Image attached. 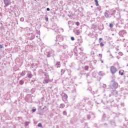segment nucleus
<instances>
[{
	"label": "nucleus",
	"instance_id": "nucleus-6",
	"mask_svg": "<svg viewBox=\"0 0 128 128\" xmlns=\"http://www.w3.org/2000/svg\"><path fill=\"white\" fill-rule=\"evenodd\" d=\"M94 2H96V6H98V0H94Z\"/></svg>",
	"mask_w": 128,
	"mask_h": 128
},
{
	"label": "nucleus",
	"instance_id": "nucleus-20",
	"mask_svg": "<svg viewBox=\"0 0 128 128\" xmlns=\"http://www.w3.org/2000/svg\"><path fill=\"white\" fill-rule=\"evenodd\" d=\"M46 20L48 22V17H46Z\"/></svg>",
	"mask_w": 128,
	"mask_h": 128
},
{
	"label": "nucleus",
	"instance_id": "nucleus-2",
	"mask_svg": "<svg viewBox=\"0 0 128 128\" xmlns=\"http://www.w3.org/2000/svg\"><path fill=\"white\" fill-rule=\"evenodd\" d=\"M4 2L6 6H8L10 4V0H4Z\"/></svg>",
	"mask_w": 128,
	"mask_h": 128
},
{
	"label": "nucleus",
	"instance_id": "nucleus-11",
	"mask_svg": "<svg viewBox=\"0 0 128 128\" xmlns=\"http://www.w3.org/2000/svg\"><path fill=\"white\" fill-rule=\"evenodd\" d=\"M100 46H104V43H102V42H100Z\"/></svg>",
	"mask_w": 128,
	"mask_h": 128
},
{
	"label": "nucleus",
	"instance_id": "nucleus-16",
	"mask_svg": "<svg viewBox=\"0 0 128 128\" xmlns=\"http://www.w3.org/2000/svg\"><path fill=\"white\" fill-rule=\"evenodd\" d=\"M76 24L78 26H80V22H76Z\"/></svg>",
	"mask_w": 128,
	"mask_h": 128
},
{
	"label": "nucleus",
	"instance_id": "nucleus-18",
	"mask_svg": "<svg viewBox=\"0 0 128 128\" xmlns=\"http://www.w3.org/2000/svg\"><path fill=\"white\" fill-rule=\"evenodd\" d=\"M105 16L106 18H108V14H105Z\"/></svg>",
	"mask_w": 128,
	"mask_h": 128
},
{
	"label": "nucleus",
	"instance_id": "nucleus-15",
	"mask_svg": "<svg viewBox=\"0 0 128 128\" xmlns=\"http://www.w3.org/2000/svg\"><path fill=\"white\" fill-rule=\"evenodd\" d=\"M38 126H39V127H42V125L41 123H39L38 124Z\"/></svg>",
	"mask_w": 128,
	"mask_h": 128
},
{
	"label": "nucleus",
	"instance_id": "nucleus-12",
	"mask_svg": "<svg viewBox=\"0 0 128 128\" xmlns=\"http://www.w3.org/2000/svg\"><path fill=\"white\" fill-rule=\"evenodd\" d=\"M84 68H85L86 70H88V66H86Z\"/></svg>",
	"mask_w": 128,
	"mask_h": 128
},
{
	"label": "nucleus",
	"instance_id": "nucleus-9",
	"mask_svg": "<svg viewBox=\"0 0 128 128\" xmlns=\"http://www.w3.org/2000/svg\"><path fill=\"white\" fill-rule=\"evenodd\" d=\"M114 26V24L112 23L110 24V28H113Z\"/></svg>",
	"mask_w": 128,
	"mask_h": 128
},
{
	"label": "nucleus",
	"instance_id": "nucleus-3",
	"mask_svg": "<svg viewBox=\"0 0 128 128\" xmlns=\"http://www.w3.org/2000/svg\"><path fill=\"white\" fill-rule=\"evenodd\" d=\"M124 70H120L119 71V74H120V76H124Z\"/></svg>",
	"mask_w": 128,
	"mask_h": 128
},
{
	"label": "nucleus",
	"instance_id": "nucleus-25",
	"mask_svg": "<svg viewBox=\"0 0 128 128\" xmlns=\"http://www.w3.org/2000/svg\"><path fill=\"white\" fill-rule=\"evenodd\" d=\"M34 0L36 1V0Z\"/></svg>",
	"mask_w": 128,
	"mask_h": 128
},
{
	"label": "nucleus",
	"instance_id": "nucleus-4",
	"mask_svg": "<svg viewBox=\"0 0 128 128\" xmlns=\"http://www.w3.org/2000/svg\"><path fill=\"white\" fill-rule=\"evenodd\" d=\"M27 76L29 78H32V74H27Z\"/></svg>",
	"mask_w": 128,
	"mask_h": 128
},
{
	"label": "nucleus",
	"instance_id": "nucleus-24",
	"mask_svg": "<svg viewBox=\"0 0 128 128\" xmlns=\"http://www.w3.org/2000/svg\"><path fill=\"white\" fill-rule=\"evenodd\" d=\"M99 56H100V54Z\"/></svg>",
	"mask_w": 128,
	"mask_h": 128
},
{
	"label": "nucleus",
	"instance_id": "nucleus-7",
	"mask_svg": "<svg viewBox=\"0 0 128 128\" xmlns=\"http://www.w3.org/2000/svg\"><path fill=\"white\" fill-rule=\"evenodd\" d=\"M80 34V32L79 30H76V34H77V36H78V34Z\"/></svg>",
	"mask_w": 128,
	"mask_h": 128
},
{
	"label": "nucleus",
	"instance_id": "nucleus-10",
	"mask_svg": "<svg viewBox=\"0 0 128 128\" xmlns=\"http://www.w3.org/2000/svg\"><path fill=\"white\" fill-rule=\"evenodd\" d=\"M24 82L23 80H20V84H24Z\"/></svg>",
	"mask_w": 128,
	"mask_h": 128
},
{
	"label": "nucleus",
	"instance_id": "nucleus-8",
	"mask_svg": "<svg viewBox=\"0 0 128 128\" xmlns=\"http://www.w3.org/2000/svg\"><path fill=\"white\" fill-rule=\"evenodd\" d=\"M48 82H50V80H48V79L44 80V82H46V84H48Z\"/></svg>",
	"mask_w": 128,
	"mask_h": 128
},
{
	"label": "nucleus",
	"instance_id": "nucleus-1",
	"mask_svg": "<svg viewBox=\"0 0 128 128\" xmlns=\"http://www.w3.org/2000/svg\"><path fill=\"white\" fill-rule=\"evenodd\" d=\"M118 72V68L114 66H111L110 67V72L112 74H114Z\"/></svg>",
	"mask_w": 128,
	"mask_h": 128
},
{
	"label": "nucleus",
	"instance_id": "nucleus-22",
	"mask_svg": "<svg viewBox=\"0 0 128 128\" xmlns=\"http://www.w3.org/2000/svg\"><path fill=\"white\" fill-rule=\"evenodd\" d=\"M99 40H102V38H99Z\"/></svg>",
	"mask_w": 128,
	"mask_h": 128
},
{
	"label": "nucleus",
	"instance_id": "nucleus-19",
	"mask_svg": "<svg viewBox=\"0 0 128 128\" xmlns=\"http://www.w3.org/2000/svg\"><path fill=\"white\" fill-rule=\"evenodd\" d=\"M4 48V46H2V45L0 44V48Z\"/></svg>",
	"mask_w": 128,
	"mask_h": 128
},
{
	"label": "nucleus",
	"instance_id": "nucleus-17",
	"mask_svg": "<svg viewBox=\"0 0 128 128\" xmlns=\"http://www.w3.org/2000/svg\"><path fill=\"white\" fill-rule=\"evenodd\" d=\"M36 109H32V112H36Z\"/></svg>",
	"mask_w": 128,
	"mask_h": 128
},
{
	"label": "nucleus",
	"instance_id": "nucleus-14",
	"mask_svg": "<svg viewBox=\"0 0 128 128\" xmlns=\"http://www.w3.org/2000/svg\"><path fill=\"white\" fill-rule=\"evenodd\" d=\"M56 66H60V62H58L56 63Z\"/></svg>",
	"mask_w": 128,
	"mask_h": 128
},
{
	"label": "nucleus",
	"instance_id": "nucleus-23",
	"mask_svg": "<svg viewBox=\"0 0 128 128\" xmlns=\"http://www.w3.org/2000/svg\"><path fill=\"white\" fill-rule=\"evenodd\" d=\"M101 62L102 63V62H104V61L102 60V62Z\"/></svg>",
	"mask_w": 128,
	"mask_h": 128
},
{
	"label": "nucleus",
	"instance_id": "nucleus-13",
	"mask_svg": "<svg viewBox=\"0 0 128 128\" xmlns=\"http://www.w3.org/2000/svg\"><path fill=\"white\" fill-rule=\"evenodd\" d=\"M70 38L72 40H74V36H72Z\"/></svg>",
	"mask_w": 128,
	"mask_h": 128
},
{
	"label": "nucleus",
	"instance_id": "nucleus-21",
	"mask_svg": "<svg viewBox=\"0 0 128 128\" xmlns=\"http://www.w3.org/2000/svg\"><path fill=\"white\" fill-rule=\"evenodd\" d=\"M46 10H48V12L50 11V8H47Z\"/></svg>",
	"mask_w": 128,
	"mask_h": 128
},
{
	"label": "nucleus",
	"instance_id": "nucleus-5",
	"mask_svg": "<svg viewBox=\"0 0 128 128\" xmlns=\"http://www.w3.org/2000/svg\"><path fill=\"white\" fill-rule=\"evenodd\" d=\"M62 98H63V100H68V96L65 95L64 96H63Z\"/></svg>",
	"mask_w": 128,
	"mask_h": 128
}]
</instances>
